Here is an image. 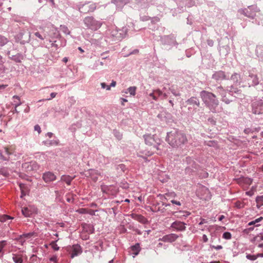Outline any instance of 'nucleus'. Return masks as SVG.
<instances>
[{
	"label": "nucleus",
	"mask_w": 263,
	"mask_h": 263,
	"mask_svg": "<svg viewBox=\"0 0 263 263\" xmlns=\"http://www.w3.org/2000/svg\"><path fill=\"white\" fill-rule=\"evenodd\" d=\"M166 140L172 146L178 147L187 142L186 135L179 130H174L167 133Z\"/></svg>",
	"instance_id": "1"
},
{
	"label": "nucleus",
	"mask_w": 263,
	"mask_h": 263,
	"mask_svg": "<svg viewBox=\"0 0 263 263\" xmlns=\"http://www.w3.org/2000/svg\"><path fill=\"white\" fill-rule=\"evenodd\" d=\"M200 96L203 101L209 106L215 105L217 106L218 104V101L216 99V96L210 92L203 90L201 92Z\"/></svg>",
	"instance_id": "2"
},
{
	"label": "nucleus",
	"mask_w": 263,
	"mask_h": 263,
	"mask_svg": "<svg viewBox=\"0 0 263 263\" xmlns=\"http://www.w3.org/2000/svg\"><path fill=\"white\" fill-rule=\"evenodd\" d=\"M84 23L86 27L92 30H97L99 29L102 24L94 19L91 16L86 17L84 19Z\"/></svg>",
	"instance_id": "3"
},
{
	"label": "nucleus",
	"mask_w": 263,
	"mask_h": 263,
	"mask_svg": "<svg viewBox=\"0 0 263 263\" xmlns=\"http://www.w3.org/2000/svg\"><path fill=\"white\" fill-rule=\"evenodd\" d=\"M197 195L204 200H209L211 198V195L209 189L204 186L200 185L196 191Z\"/></svg>",
	"instance_id": "4"
},
{
	"label": "nucleus",
	"mask_w": 263,
	"mask_h": 263,
	"mask_svg": "<svg viewBox=\"0 0 263 263\" xmlns=\"http://www.w3.org/2000/svg\"><path fill=\"white\" fill-rule=\"evenodd\" d=\"M22 167L26 172L36 171L39 169V165L35 161L25 162L22 164Z\"/></svg>",
	"instance_id": "5"
},
{
	"label": "nucleus",
	"mask_w": 263,
	"mask_h": 263,
	"mask_svg": "<svg viewBox=\"0 0 263 263\" xmlns=\"http://www.w3.org/2000/svg\"><path fill=\"white\" fill-rule=\"evenodd\" d=\"M252 182V180L249 178H240L238 179L237 183L241 186L244 190H247Z\"/></svg>",
	"instance_id": "6"
},
{
	"label": "nucleus",
	"mask_w": 263,
	"mask_h": 263,
	"mask_svg": "<svg viewBox=\"0 0 263 263\" xmlns=\"http://www.w3.org/2000/svg\"><path fill=\"white\" fill-rule=\"evenodd\" d=\"M68 251H69V253L71 254V258H73L79 254H80L82 252L81 247L78 245H74L72 247H70L68 249Z\"/></svg>",
	"instance_id": "7"
},
{
	"label": "nucleus",
	"mask_w": 263,
	"mask_h": 263,
	"mask_svg": "<svg viewBox=\"0 0 263 263\" xmlns=\"http://www.w3.org/2000/svg\"><path fill=\"white\" fill-rule=\"evenodd\" d=\"M178 237L179 236L177 234L172 233L164 236L161 238H160L159 240L163 242H173L175 241Z\"/></svg>",
	"instance_id": "8"
},
{
	"label": "nucleus",
	"mask_w": 263,
	"mask_h": 263,
	"mask_svg": "<svg viewBox=\"0 0 263 263\" xmlns=\"http://www.w3.org/2000/svg\"><path fill=\"white\" fill-rule=\"evenodd\" d=\"M185 225V223L183 222L176 221L172 224L171 227L178 231H183L185 230L186 227Z\"/></svg>",
	"instance_id": "9"
},
{
	"label": "nucleus",
	"mask_w": 263,
	"mask_h": 263,
	"mask_svg": "<svg viewBox=\"0 0 263 263\" xmlns=\"http://www.w3.org/2000/svg\"><path fill=\"white\" fill-rule=\"evenodd\" d=\"M43 179L46 182L48 183L55 180L56 176L53 173L48 172L43 174Z\"/></svg>",
	"instance_id": "10"
},
{
	"label": "nucleus",
	"mask_w": 263,
	"mask_h": 263,
	"mask_svg": "<svg viewBox=\"0 0 263 263\" xmlns=\"http://www.w3.org/2000/svg\"><path fill=\"white\" fill-rule=\"evenodd\" d=\"M248 74V77L250 78L252 80V83L249 82L248 84L252 85H257L259 83L258 78L257 76L255 74H254L253 72H252L251 71H249Z\"/></svg>",
	"instance_id": "11"
},
{
	"label": "nucleus",
	"mask_w": 263,
	"mask_h": 263,
	"mask_svg": "<svg viewBox=\"0 0 263 263\" xmlns=\"http://www.w3.org/2000/svg\"><path fill=\"white\" fill-rule=\"evenodd\" d=\"M213 78L217 81L224 80L226 78L224 72L222 71H218L216 72L213 75Z\"/></svg>",
	"instance_id": "12"
},
{
	"label": "nucleus",
	"mask_w": 263,
	"mask_h": 263,
	"mask_svg": "<svg viewBox=\"0 0 263 263\" xmlns=\"http://www.w3.org/2000/svg\"><path fill=\"white\" fill-rule=\"evenodd\" d=\"M98 173L97 171L94 170H88L86 174V176L90 177L94 181H96L98 179L97 176Z\"/></svg>",
	"instance_id": "13"
},
{
	"label": "nucleus",
	"mask_w": 263,
	"mask_h": 263,
	"mask_svg": "<svg viewBox=\"0 0 263 263\" xmlns=\"http://www.w3.org/2000/svg\"><path fill=\"white\" fill-rule=\"evenodd\" d=\"M24 33L23 32H20L18 34V38L20 40V42L22 44H25V43L28 42L30 41V33H29L28 36H26L25 37H23Z\"/></svg>",
	"instance_id": "14"
},
{
	"label": "nucleus",
	"mask_w": 263,
	"mask_h": 263,
	"mask_svg": "<svg viewBox=\"0 0 263 263\" xmlns=\"http://www.w3.org/2000/svg\"><path fill=\"white\" fill-rule=\"evenodd\" d=\"M175 216L178 218L182 219L183 217H186L190 214V213L187 211H179L178 212L174 213Z\"/></svg>",
	"instance_id": "15"
},
{
	"label": "nucleus",
	"mask_w": 263,
	"mask_h": 263,
	"mask_svg": "<svg viewBox=\"0 0 263 263\" xmlns=\"http://www.w3.org/2000/svg\"><path fill=\"white\" fill-rule=\"evenodd\" d=\"M145 143L148 145H153L155 144V140L151 135H147L145 137Z\"/></svg>",
	"instance_id": "16"
},
{
	"label": "nucleus",
	"mask_w": 263,
	"mask_h": 263,
	"mask_svg": "<svg viewBox=\"0 0 263 263\" xmlns=\"http://www.w3.org/2000/svg\"><path fill=\"white\" fill-rule=\"evenodd\" d=\"M12 259L15 263H23V256L21 254H13Z\"/></svg>",
	"instance_id": "17"
},
{
	"label": "nucleus",
	"mask_w": 263,
	"mask_h": 263,
	"mask_svg": "<svg viewBox=\"0 0 263 263\" xmlns=\"http://www.w3.org/2000/svg\"><path fill=\"white\" fill-rule=\"evenodd\" d=\"M73 177L70 176L63 175L61 177V180L65 182L67 184L70 185L71 181L73 180Z\"/></svg>",
	"instance_id": "18"
},
{
	"label": "nucleus",
	"mask_w": 263,
	"mask_h": 263,
	"mask_svg": "<svg viewBox=\"0 0 263 263\" xmlns=\"http://www.w3.org/2000/svg\"><path fill=\"white\" fill-rule=\"evenodd\" d=\"M187 103L191 105L195 104L198 106H199V102L197 99V98L195 97H191L190 99H188L187 101Z\"/></svg>",
	"instance_id": "19"
},
{
	"label": "nucleus",
	"mask_w": 263,
	"mask_h": 263,
	"mask_svg": "<svg viewBox=\"0 0 263 263\" xmlns=\"http://www.w3.org/2000/svg\"><path fill=\"white\" fill-rule=\"evenodd\" d=\"M131 249L135 255H137L140 251V247L139 243H137L135 246H132Z\"/></svg>",
	"instance_id": "20"
},
{
	"label": "nucleus",
	"mask_w": 263,
	"mask_h": 263,
	"mask_svg": "<svg viewBox=\"0 0 263 263\" xmlns=\"http://www.w3.org/2000/svg\"><path fill=\"white\" fill-rule=\"evenodd\" d=\"M5 151L6 154L10 155L13 154L15 151V147L11 145L8 147H5Z\"/></svg>",
	"instance_id": "21"
},
{
	"label": "nucleus",
	"mask_w": 263,
	"mask_h": 263,
	"mask_svg": "<svg viewBox=\"0 0 263 263\" xmlns=\"http://www.w3.org/2000/svg\"><path fill=\"white\" fill-rule=\"evenodd\" d=\"M263 219L262 217H260L256 219L255 220L252 221L248 223V226H255V227H258L260 224H258V222L261 221Z\"/></svg>",
	"instance_id": "22"
},
{
	"label": "nucleus",
	"mask_w": 263,
	"mask_h": 263,
	"mask_svg": "<svg viewBox=\"0 0 263 263\" xmlns=\"http://www.w3.org/2000/svg\"><path fill=\"white\" fill-rule=\"evenodd\" d=\"M20 189L21 190V197L23 198L24 196H25L26 195V193L27 192V189L24 184L21 183L20 184Z\"/></svg>",
	"instance_id": "23"
},
{
	"label": "nucleus",
	"mask_w": 263,
	"mask_h": 263,
	"mask_svg": "<svg viewBox=\"0 0 263 263\" xmlns=\"http://www.w3.org/2000/svg\"><path fill=\"white\" fill-rule=\"evenodd\" d=\"M22 212L23 214L25 217H29L32 214L31 211H30L28 208H23L22 210Z\"/></svg>",
	"instance_id": "24"
},
{
	"label": "nucleus",
	"mask_w": 263,
	"mask_h": 263,
	"mask_svg": "<svg viewBox=\"0 0 263 263\" xmlns=\"http://www.w3.org/2000/svg\"><path fill=\"white\" fill-rule=\"evenodd\" d=\"M240 78V77L239 74L237 73H235L232 75L231 79L234 83H238Z\"/></svg>",
	"instance_id": "25"
},
{
	"label": "nucleus",
	"mask_w": 263,
	"mask_h": 263,
	"mask_svg": "<svg viewBox=\"0 0 263 263\" xmlns=\"http://www.w3.org/2000/svg\"><path fill=\"white\" fill-rule=\"evenodd\" d=\"M256 201L257 203V206L258 207H260V206L263 205V195L258 196L256 199Z\"/></svg>",
	"instance_id": "26"
},
{
	"label": "nucleus",
	"mask_w": 263,
	"mask_h": 263,
	"mask_svg": "<svg viewBox=\"0 0 263 263\" xmlns=\"http://www.w3.org/2000/svg\"><path fill=\"white\" fill-rule=\"evenodd\" d=\"M8 42L7 39L0 35V46H2L6 44Z\"/></svg>",
	"instance_id": "27"
},
{
	"label": "nucleus",
	"mask_w": 263,
	"mask_h": 263,
	"mask_svg": "<svg viewBox=\"0 0 263 263\" xmlns=\"http://www.w3.org/2000/svg\"><path fill=\"white\" fill-rule=\"evenodd\" d=\"M13 99H16L18 101H14L15 102V107L17 108L18 106L21 105L22 104V102L20 100V98L17 96H14L13 97Z\"/></svg>",
	"instance_id": "28"
},
{
	"label": "nucleus",
	"mask_w": 263,
	"mask_h": 263,
	"mask_svg": "<svg viewBox=\"0 0 263 263\" xmlns=\"http://www.w3.org/2000/svg\"><path fill=\"white\" fill-rule=\"evenodd\" d=\"M136 87L133 86V87H129L128 88V91L129 92V93L134 96L136 95Z\"/></svg>",
	"instance_id": "29"
},
{
	"label": "nucleus",
	"mask_w": 263,
	"mask_h": 263,
	"mask_svg": "<svg viewBox=\"0 0 263 263\" xmlns=\"http://www.w3.org/2000/svg\"><path fill=\"white\" fill-rule=\"evenodd\" d=\"M47 146L58 145L59 143V140H51L48 142H46Z\"/></svg>",
	"instance_id": "30"
},
{
	"label": "nucleus",
	"mask_w": 263,
	"mask_h": 263,
	"mask_svg": "<svg viewBox=\"0 0 263 263\" xmlns=\"http://www.w3.org/2000/svg\"><path fill=\"white\" fill-rule=\"evenodd\" d=\"M87 211H88V209L81 208V209L77 210L76 211V212L80 214H87Z\"/></svg>",
	"instance_id": "31"
},
{
	"label": "nucleus",
	"mask_w": 263,
	"mask_h": 263,
	"mask_svg": "<svg viewBox=\"0 0 263 263\" xmlns=\"http://www.w3.org/2000/svg\"><path fill=\"white\" fill-rule=\"evenodd\" d=\"M223 237L226 239H230L231 238V234L230 232H224L223 234Z\"/></svg>",
	"instance_id": "32"
},
{
	"label": "nucleus",
	"mask_w": 263,
	"mask_h": 263,
	"mask_svg": "<svg viewBox=\"0 0 263 263\" xmlns=\"http://www.w3.org/2000/svg\"><path fill=\"white\" fill-rule=\"evenodd\" d=\"M6 241L3 240L0 241V253L2 252L3 248L6 245Z\"/></svg>",
	"instance_id": "33"
},
{
	"label": "nucleus",
	"mask_w": 263,
	"mask_h": 263,
	"mask_svg": "<svg viewBox=\"0 0 263 263\" xmlns=\"http://www.w3.org/2000/svg\"><path fill=\"white\" fill-rule=\"evenodd\" d=\"M247 258L251 260H255L257 259V256L254 255L248 254L247 255Z\"/></svg>",
	"instance_id": "34"
},
{
	"label": "nucleus",
	"mask_w": 263,
	"mask_h": 263,
	"mask_svg": "<svg viewBox=\"0 0 263 263\" xmlns=\"http://www.w3.org/2000/svg\"><path fill=\"white\" fill-rule=\"evenodd\" d=\"M10 219H11V218L7 215H4L0 217V220L2 222L6 221L7 220Z\"/></svg>",
	"instance_id": "35"
},
{
	"label": "nucleus",
	"mask_w": 263,
	"mask_h": 263,
	"mask_svg": "<svg viewBox=\"0 0 263 263\" xmlns=\"http://www.w3.org/2000/svg\"><path fill=\"white\" fill-rule=\"evenodd\" d=\"M235 204L237 208L239 209L243 208L244 206L243 203L239 201H236Z\"/></svg>",
	"instance_id": "36"
},
{
	"label": "nucleus",
	"mask_w": 263,
	"mask_h": 263,
	"mask_svg": "<svg viewBox=\"0 0 263 263\" xmlns=\"http://www.w3.org/2000/svg\"><path fill=\"white\" fill-rule=\"evenodd\" d=\"M52 248L56 251L59 250V247L58 246V245L56 244L55 242H52L51 243Z\"/></svg>",
	"instance_id": "37"
},
{
	"label": "nucleus",
	"mask_w": 263,
	"mask_h": 263,
	"mask_svg": "<svg viewBox=\"0 0 263 263\" xmlns=\"http://www.w3.org/2000/svg\"><path fill=\"white\" fill-rule=\"evenodd\" d=\"M149 96L151 97L154 100H157V97L156 96L154 90H153L152 92L150 93Z\"/></svg>",
	"instance_id": "38"
},
{
	"label": "nucleus",
	"mask_w": 263,
	"mask_h": 263,
	"mask_svg": "<svg viewBox=\"0 0 263 263\" xmlns=\"http://www.w3.org/2000/svg\"><path fill=\"white\" fill-rule=\"evenodd\" d=\"M101 85L102 88H106L107 90H110V86L107 85L105 83H101Z\"/></svg>",
	"instance_id": "39"
},
{
	"label": "nucleus",
	"mask_w": 263,
	"mask_h": 263,
	"mask_svg": "<svg viewBox=\"0 0 263 263\" xmlns=\"http://www.w3.org/2000/svg\"><path fill=\"white\" fill-rule=\"evenodd\" d=\"M34 130L37 131L38 134H40L41 132V127L39 125H36L34 127Z\"/></svg>",
	"instance_id": "40"
},
{
	"label": "nucleus",
	"mask_w": 263,
	"mask_h": 263,
	"mask_svg": "<svg viewBox=\"0 0 263 263\" xmlns=\"http://www.w3.org/2000/svg\"><path fill=\"white\" fill-rule=\"evenodd\" d=\"M34 35L38 38L40 39L41 40H44V37L39 32H36L35 33H34Z\"/></svg>",
	"instance_id": "41"
},
{
	"label": "nucleus",
	"mask_w": 263,
	"mask_h": 263,
	"mask_svg": "<svg viewBox=\"0 0 263 263\" xmlns=\"http://www.w3.org/2000/svg\"><path fill=\"white\" fill-rule=\"evenodd\" d=\"M156 96H160L162 94V92L160 89L154 90Z\"/></svg>",
	"instance_id": "42"
},
{
	"label": "nucleus",
	"mask_w": 263,
	"mask_h": 263,
	"mask_svg": "<svg viewBox=\"0 0 263 263\" xmlns=\"http://www.w3.org/2000/svg\"><path fill=\"white\" fill-rule=\"evenodd\" d=\"M50 260L55 263H57L58 258L57 256H53L50 258Z\"/></svg>",
	"instance_id": "43"
},
{
	"label": "nucleus",
	"mask_w": 263,
	"mask_h": 263,
	"mask_svg": "<svg viewBox=\"0 0 263 263\" xmlns=\"http://www.w3.org/2000/svg\"><path fill=\"white\" fill-rule=\"evenodd\" d=\"M87 214H89V215H95V211L91 210V209H88Z\"/></svg>",
	"instance_id": "44"
},
{
	"label": "nucleus",
	"mask_w": 263,
	"mask_h": 263,
	"mask_svg": "<svg viewBox=\"0 0 263 263\" xmlns=\"http://www.w3.org/2000/svg\"><path fill=\"white\" fill-rule=\"evenodd\" d=\"M211 247L212 248H214L216 250H220V249H222V246L221 245H218L217 246H211Z\"/></svg>",
	"instance_id": "45"
},
{
	"label": "nucleus",
	"mask_w": 263,
	"mask_h": 263,
	"mask_svg": "<svg viewBox=\"0 0 263 263\" xmlns=\"http://www.w3.org/2000/svg\"><path fill=\"white\" fill-rule=\"evenodd\" d=\"M254 230V227H250V228H248L247 229H246L244 230V232L247 233H249L250 231H252Z\"/></svg>",
	"instance_id": "46"
},
{
	"label": "nucleus",
	"mask_w": 263,
	"mask_h": 263,
	"mask_svg": "<svg viewBox=\"0 0 263 263\" xmlns=\"http://www.w3.org/2000/svg\"><path fill=\"white\" fill-rule=\"evenodd\" d=\"M33 235L32 233H27V234H24L22 235V237H25V238H29L30 237Z\"/></svg>",
	"instance_id": "47"
},
{
	"label": "nucleus",
	"mask_w": 263,
	"mask_h": 263,
	"mask_svg": "<svg viewBox=\"0 0 263 263\" xmlns=\"http://www.w3.org/2000/svg\"><path fill=\"white\" fill-rule=\"evenodd\" d=\"M3 62L2 60V57L0 55V70L4 69Z\"/></svg>",
	"instance_id": "48"
},
{
	"label": "nucleus",
	"mask_w": 263,
	"mask_h": 263,
	"mask_svg": "<svg viewBox=\"0 0 263 263\" xmlns=\"http://www.w3.org/2000/svg\"><path fill=\"white\" fill-rule=\"evenodd\" d=\"M57 93L56 92H52V93H51V94H50L51 98L47 99L46 100H50L51 99L55 98L56 95H57Z\"/></svg>",
	"instance_id": "49"
},
{
	"label": "nucleus",
	"mask_w": 263,
	"mask_h": 263,
	"mask_svg": "<svg viewBox=\"0 0 263 263\" xmlns=\"http://www.w3.org/2000/svg\"><path fill=\"white\" fill-rule=\"evenodd\" d=\"M171 202L173 204H177L178 205H181V203L180 201H176V200H171Z\"/></svg>",
	"instance_id": "50"
},
{
	"label": "nucleus",
	"mask_w": 263,
	"mask_h": 263,
	"mask_svg": "<svg viewBox=\"0 0 263 263\" xmlns=\"http://www.w3.org/2000/svg\"><path fill=\"white\" fill-rule=\"evenodd\" d=\"M246 194L249 196H251L254 194L253 191L250 190L249 191L247 192Z\"/></svg>",
	"instance_id": "51"
},
{
	"label": "nucleus",
	"mask_w": 263,
	"mask_h": 263,
	"mask_svg": "<svg viewBox=\"0 0 263 263\" xmlns=\"http://www.w3.org/2000/svg\"><path fill=\"white\" fill-rule=\"evenodd\" d=\"M203 241L205 242L208 241V238L206 235L204 234L202 236Z\"/></svg>",
	"instance_id": "52"
},
{
	"label": "nucleus",
	"mask_w": 263,
	"mask_h": 263,
	"mask_svg": "<svg viewBox=\"0 0 263 263\" xmlns=\"http://www.w3.org/2000/svg\"><path fill=\"white\" fill-rule=\"evenodd\" d=\"M206 222H207V221H206V220H205V219H201V221L199 222V225H201V224H204V223H206Z\"/></svg>",
	"instance_id": "53"
},
{
	"label": "nucleus",
	"mask_w": 263,
	"mask_h": 263,
	"mask_svg": "<svg viewBox=\"0 0 263 263\" xmlns=\"http://www.w3.org/2000/svg\"><path fill=\"white\" fill-rule=\"evenodd\" d=\"M116 85V82L115 81H112V82L111 83L110 85H109L110 86V87L111 86L112 87H115Z\"/></svg>",
	"instance_id": "54"
},
{
	"label": "nucleus",
	"mask_w": 263,
	"mask_h": 263,
	"mask_svg": "<svg viewBox=\"0 0 263 263\" xmlns=\"http://www.w3.org/2000/svg\"><path fill=\"white\" fill-rule=\"evenodd\" d=\"M121 100H122L121 104L122 105H124V103L127 102V100L126 99L121 98Z\"/></svg>",
	"instance_id": "55"
},
{
	"label": "nucleus",
	"mask_w": 263,
	"mask_h": 263,
	"mask_svg": "<svg viewBox=\"0 0 263 263\" xmlns=\"http://www.w3.org/2000/svg\"><path fill=\"white\" fill-rule=\"evenodd\" d=\"M53 135V134L52 133H50V132H49L47 134V136L49 137V138H51L52 136Z\"/></svg>",
	"instance_id": "56"
},
{
	"label": "nucleus",
	"mask_w": 263,
	"mask_h": 263,
	"mask_svg": "<svg viewBox=\"0 0 263 263\" xmlns=\"http://www.w3.org/2000/svg\"><path fill=\"white\" fill-rule=\"evenodd\" d=\"M7 86V85H0V89H4Z\"/></svg>",
	"instance_id": "57"
},
{
	"label": "nucleus",
	"mask_w": 263,
	"mask_h": 263,
	"mask_svg": "<svg viewBox=\"0 0 263 263\" xmlns=\"http://www.w3.org/2000/svg\"><path fill=\"white\" fill-rule=\"evenodd\" d=\"M68 59L67 58L65 57L63 59V61L65 63H66L68 61Z\"/></svg>",
	"instance_id": "58"
},
{
	"label": "nucleus",
	"mask_w": 263,
	"mask_h": 263,
	"mask_svg": "<svg viewBox=\"0 0 263 263\" xmlns=\"http://www.w3.org/2000/svg\"><path fill=\"white\" fill-rule=\"evenodd\" d=\"M223 218H224V216L221 215L219 218V220L221 221Z\"/></svg>",
	"instance_id": "59"
},
{
	"label": "nucleus",
	"mask_w": 263,
	"mask_h": 263,
	"mask_svg": "<svg viewBox=\"0 0 263 263\" xmlns=\"http://www.w3.org/2000/svg\"><path fill=\"white\" fill-rule=\"evenodd\" d=\"M172 92L174 94V95H175V96H180V93H176L175 92H174L173 91H172Z\"/></svg>",
	"instance_id": "60"
},
{
	"label": "nucleus",
	"mask_w": 263,
	"mask_h": 263,
	"mask_svg": "<svg viewBox=\"0 0 263 263\" xmlns=\"http://www.w3.org/2000/svg\"><path fill=\"white\" fill-rule=\"evenodd\" d=\"M256 186H253L251 187V190H253V193H254V191H256Z\"/></svg>",
	"instance_id": "61"
},
{
	"label": "nucleus",
	"mask_w": 263,
	"mask_h": 263,
	"mask_svg": "<svg viewBox=\"0 0 263 263\" xmlns=\"http://www.w3.org/2000/svg\"><path fill=\"white\" fill-rule=\"evenodd\" d=\"M29 109H30L29 107L28 106V107L25 110V111L26 112H29Z\"/></svg>",
	"instance_id": "62"
},
{
	"label": "nucleus",
	"mask_w": 263,
	"mask_h": 263,
	"mask_svg": "<svg viewBox=\"0 0 263 263\" xmlns=\"http://www.w3.org/2000/svg\"><path fill=\"white\" fill-rule=\"evenodd\" d=\"M257 257H259V256H261V257H263V254L262 253H261V254H258L257 255Z\"/></svg>",
	"instance_id": "63"
},
{
	"label": "nucleus",
	"mask_w": 263,
	"mask_h": 263,
	"mask_svg": "<svg viewBox=\"0 0 263 263\" xmlns=\"http://www.w3.org/2000/svg\"><path fill=\"white\" fill-rule=\"evenodd\" d=\"M259 170H260L262 172H263V165L260 167H259Z\"/></svg>",
	"instance_id": "64"
}]
</instances>
